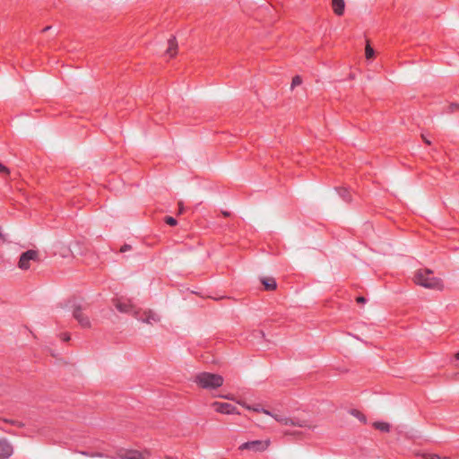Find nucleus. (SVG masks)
I'll return each mask as SVG.
<instances>
[{
	"label": "nucleus",
	"instance_id": "1",
	"mask_svg": "<svg viewBox=\"0 0 459 459\" xmlns=\"http://www.w3.org/2000/svg\"><path fill=\"white\" fill-rule=\"evenodd\" d=\"M217 398L224 399L227 401H232L246 409L248 411H252L256 414H264L266 416H270L273 419H274L278 423H280L282 426L285 427H291V428H301V429H307L309 430H313L316 429V426L311 424L307 420H300L297 418H290L283 413L277 411H270L267 408L264 407L261 403H248L244 400L237 399L236 396L233 394L227 393V394H220L215 395Z\"/></svg>",
	"mask_w": 459,
	"mask_h": 459
},
{
	"label": "nucleus",
	"instance_id": "2",
	"mask_svg": "<svg viewBox=\"0 0 459 459\" xmlns=\"http://www.w3.org/2000/svg\"><path fill=\"white\" fill-rule=\"evenodd\" d=\"M217 398L224 399L227 401H232L246 409L248 411H252L256 414H264L266 416H270L273 419H274L278 423H280L282 426L285 427H291V428H301V429H307L309 430H313L316 429V426L311 424L307 420H300L297 418H290L283 413L277 411H270L267 408L264 407L261 403H248L244 400L237 399L236 396L233 394L227 393V394H220L215 395Z\"/></svg>",
	"mask_w": 459,
	"mask_h": 459
},
{
	"label": "nucleus",
	"instance_id": "3",
	"mask_svg": "<svg viewBox=\"0 0 459 459\" xmlns=\"http://www.w3.org/2000/svg\"><path fill=\"white\" fill-rule=\"evenodd\" d=\"M217 398L224 399L227 401H232L246 409L248 411H252L256 414H264L266 416H270L273 419H274L278 423H280L282 426L285 427H291V428H301V429H307L309 430H313L316 429V426L311 424L307 420H300L297 418H290L283 413L277 411H270L267 408L264 407L261 403H248L244 400L237 399L236 396L233 394L227 393V394H220L215 395Z\"/></svg>",
	"mask_w": 459,
	"mask_h": 459
},
{
	"label": "nucleus",
	"instance_id": "4",
	"mask_svg": "<svg viewBox=\"0 0 459 459\" xmlns=\"http://www.w3.org/2000/svg\"><path fill=\"white\" fill-rule=\"evenodd\" d=\"M411 281L416 286L434 291H443L446 287L442 277L427 267L416 269L412 273Z\"/></svg>",
	"mask_w": 459,
	"mask_h": 459
},
{
	"label": "nucleus",
	"instance_id": "5",
	"mask_svg": "<svg viewBox=\"0 0 459 459\" xmlns=\"http://www.w3.org/2000/svg\"><path fill=\"white\" fill-rule=\"evenodd\" d=\"M194 383L201 389L216 390L224 384V377L216 373L203 371L194 377Z\"/></svg>",
	"mask_w": 459,
	"mask_h": 459
},
{
	"label": "nucleus",
	"instance_id": "6",
	"mask_svg": "<svg viewBox=\"0 0 459 459\" xmlns=\"http://www.w3.org/2000/svg\"><path fill=\"white\" fill-rule=\"evenodd\" d=\"M179 54V43L175 35L167 38L161 56L166 62H170L178 57Z\"/></svg>",
	"mask_w": 459,
	"mask_h": 459
},
{
	"label": "nucleus",
	"instance_id": "7",
	"mask_svg": "<svg viewBox=\"0 0 459 459\" xmlns=\"http://www.w3.org/2000/svg\"><path fill=\"white\" fill-rule=\"evenodd\" d=\"M40 261V255L38 249H30L23 252L18 261V268L27 271L30 267Z\"/></svg>",
	"mask_w": 459,
	"mask_h": 459
},
{
	"label": "nucleus",
	"instance_id": "8",
	"mask_svg": "<svg viewBox=\"0 0 459 459\" xmlns=\"http://www.w3.org/2000/svg\"><path fill=\"white\" fill-rule=\"evenodd\" d=\"M212 409L219 414L222 415H235L239 414L238 408L230 402L213 401L211 403Z\"/></svg>",
	"mask_w": 459,
	"mask_h": 459
},
{
	"label": "nucleus",
	"instance_id": "9",
	"mask_svg": "<svg viewBox=\"0 0 459 459\" xmlns=\"http://www.w3.org/2000/svg\"><path fill=\"white\" fill-rule=\"evenodd\" d=\"M270 444L271 442L269 439L252 440L241 444L238 449L241 451L249 450L253 452H262L266 450L270 446Z\"/></svg>",
	"mask_w": 459,
	"mask_h": 459
},
{
	"label": "nucleus",
	"instance_id": "10",
	"mask_svg": "<svg viewBox=\"0 0 459 459\" xmlns=\"http://www.w3.org/2000/svg\"><path fill=\"white\" fill-rule=\"evenodd\" d=\"M118 455L121 459H148L150 452L139 449H121Z\"/></svg>",
	"mask_w": 459,
	"mask_h": 459
},
{
	"label": "nucleus",
	"instance_id": "11",
	"mask_svg": "<svg viewBox=\"0 0 459 459\" xmlns=\"http://www.w3.org/2000/svg\"><path fill=\"white\" fill-rule=\"evenodd\" d=\"M113 304L117 311L124 314L135 313V307L133 302L126 299H117L113 300Z\"/></svg>",
	"mask_w": 459,
	"mask_h": 459
},
{
	"label": "nucleus",
	"instance_id": "12",
	"mask_svg": "<svg viewBox=\"0 0 459 459\" xmlns=\"http://www.w3.org/2000/svg\"><path fill=\"white\" fill-rule=\"evenodd\" d=\"M139 319L142 320L143 323H145L147 325H155V324L160 322V317L157 314V312H155V311H153L152 309H147V310H144L140 315Z\"/></svg>",
	"mask_w": 459,
	"mask_h": 459
},
{
	"label": "nucleus",
	"instance_id": "13",
	"mask_svg": "<svg viewBox=\"0 0 459 459\" xmlns=\"http://www.w3.org/2000/svg\"><path fill=\"white\" fill-rule=\"evenodd\" d=\"M73 315L82 327L87 328L91 326V320L81 307H75Z\"/></svg>",
	"mask_w": 459,
	"mask_h": 459
},
{
	"label": "nucleus",
	"instance_id": "14",
	"mask_svg": "<svg viewBox=\"0 0 459 459\" xmlns=\"http://www.w3.org/2000/svg\"><path fill=\"white\" fill-rule=\"evenodd\" d=\"M13 449L10 442L0 438V459H6L13 455Z\"/></svg>",
	"mask_w": 459,
	"mask_h": 459
},
{
	"label": "nucleus",
	"instance_id": "15",
	"mask_svg": "<svg viewBox=\"0 0 459 459\" xmlns=\"http://www.w3.org/2000/svg\"><path fill=\"white\" fill-rule=\"evenodd\" d=\"M331 7L335 15L342 16L345 12V1L331 0Z\"/></svg>",
	"mask_w": 459,
	"mask_h": 459
},
{
	"label": "nucleus",
	"instance_id": "16",
	"mask_svg": "<svg viewBox=\"0 0 459 459\" xmlns=\"http://www.w3.org/2000/svg\"><path fill=\"white\" fill-rule=\"evenodd\" d=\"M372 427L374 429L381 432V433H389L391 431L392 426L387 421L377 420L372 423Z\"/></svg>",
	"mask_w": 459,
	"mask_h": 459
},
{
	"label": "nucleus",
	"instance_id": "17",
	"mask_svg": "<svg viewBox=\"0 0 459 459\" xmlns=\"http://www.w3.org/2000/svg\"><path fill=\"white\" fill-rule=\"evenodd\" d=\"M422 459H451L449 456L444 454H438L434 452H423L419 455Z\"/></svg>",
	"mask_w": 459,
	"mask_h": 459
},
{
	"label": "nucleus",
	"instance_id": "18",
	"mask_svg": "<svg viewBox=\"0 0 459 459\" xmlns=\"http://www.w3.org/2000/svg\"><path fill=\"white\" fill-rule=\"evenodd\" d=\"M261 282L266 290H274L277 287L275 280L272 277L263 278Z\"/></svg>",
	"mask_w": 459,
	"mask_h": 459
},
{
	"label": "nucleus",
	"instance_id": "19",
	"mask_svg": "<svg viewBox=\"0 0 459 459\" xmlns=\"http://www.w3.org/2000/svg\"><path fill=\"white\" fill-rule=\"evenodd\" d=\"M350 414L359 420L362 423L367 422V417L366 415L359 410L352 409L350 411Z\"/></svg>",
	"mask_w": 459,
	"mask_h": 459
},
{
	"label": "nucleus",
	"instance_id": "20",
	"mask_svg": "<svg viewBox=\"0 0 459 459\" xmlns=\"http://www.w3.org/2000/svg\"><path fill=\"white\" fill-rule=\"evenodd\" d=\"M374 49L371 48L370 44L368 43L365 48V56L367 59H371L374 57Z\"/></svg>",
	"mask_w": 459,
	"mask_h": 459
},
{
	"label": "nucleus",
	"instance_id": "21",
	"mask_svg": "<svg viewBox=\"0 0 459 459\" xmlns=\"http://www.w3.org/2000/svg\"><path fill=\"white\" fill-rule=\"evenodd\" d=\"M0 173L5 176H9L11 171L8 167L0 162Z\"/></svg>",
	"mask_w": 459,
	"mask_h": 459
},
{
	"label": "nucleus",
	"instance_id": "22",
	"mask_svg": "<svg viewBox=\"0 0 459 459\" xmlns=\"http://www.w3.org/2000/svg\"><path fill=\"white\" fill-rule=\"evenodd\" d=\"M302 82V79L300 76H294L292 78V82H291V87H296V86H299L300 85Z\"/></svg>",
	"mask_w": 459,
	"mask_h": 459
},
{
	"label": "nucleus",
	"instance_id": "23",
	"mask_svg": "<svg viewBox=\"0 0 459 459\" xmlns=\"http://www.w3.org/2000/svg\"><path fill=\"white\" fill-rule=\"evenodd\" d=\"M165 221H166V223H167L168 225H169V226H175V225H177V221H176L174 218H172V217H167V218L165 219Z\"/></svg>",
	"mask_w": 459,
	"mask_h": 459
},
{
	"label": "nucleus",
	"instance_id": "24",
	"mask_svg": "<svg viewBox=\"0 0 459 459\" xmlns=\"http://www.w3.org/2000/svg\"><path fill=\"white\" fill-rule=\"evenodd\" d=\"M423 142L428 144V145H430L431 144V141L429 140L427 137H425L424 135L421 136Z\"/></svg>",
	"mask_w": 459,
	"mask_h": 459
},
{
	"label": "nucleus",
	"instance_id": "25",
	"mask_svg": "<svg viewBox=\"0 0 459 459\" xmlns=\"http://www.w3.org/2000/svg\"><path fill=\"white\" fill-rule=\"evenodd\" d=\"M364 301H365V299H364L363 297H359V298H357V302H360V303H362V302H364Z\"/></svg>",
	"mask_w": 459,
	"mask_h": 459
},
{
	"label": "nucleus",
	"instance_id": "26",
	"mask_svg": "<svg viewBox=\"0 0 459 459\" xmlns=\"http://www.w3.org/2000/svg\"><path fill=\"white\" fill-rule=\"evenodd\" d=\"M454 358H455L456 360H459V351H457L456 353H455Z\"/></svg>",
	"mask_w": 459,
	"mask_h": 459
},
{
	"label": "nucleus",
	"instance_id": "27",
	"mask_svg": "<svg viewBox=\"0 0 459 459\" xmlns=\"http://www.w3.org/2000/svg\"><path fill=\"white\" fill-rule=\"evenodd\" d=\"M182 211H183V206L181 204H179V212H182Z\"/></svg>",
	"mask_w": 459,
	"mask_h": 459
}]
</instances>
